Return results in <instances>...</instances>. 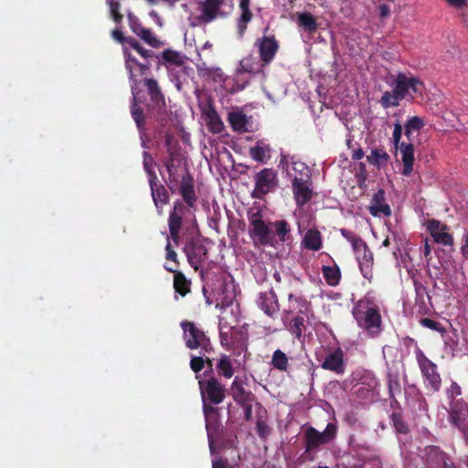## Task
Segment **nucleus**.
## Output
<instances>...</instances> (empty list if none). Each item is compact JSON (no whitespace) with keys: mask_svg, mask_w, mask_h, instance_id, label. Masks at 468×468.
Returning a JSON list of instances; mask_svg holds the SVG:
<instances>
[{"mask_svg":"<svg viewBox=\"0 0 468 468\" xmlns=\"http://www.w3.org/2000/svg\"><path fill=\"white\" fill-rule=\"evenodd\" d=\"M353 315L359 325L371 337L378 336L382 331V319L379 308L369 299L359 300L353 308Z\"/></svg>","mask_w":468,"mask_h":468,"instance_id":"1","label":"nucleus"},{"mask_svg":"<svg viewBox=\"0 0 468 468\" xmlns=\"http://www.w3.org/2000/svg\"><path fill=\"white\" fill-rule=\"evenodd\" d=\"M183 338L187 348L199 349L200 355H207L214 351L210 338L206 333L198 328L195 323L189 321L181 322Z\"/></svg>","mask_w":468,"mask_h":468,"instance_id":"2","label":"nucleus"},{"mask_svg":"<svg viewBox=\"0 0 468 468\" xmlns=\"http://www.w3.org/2000/svg\"><path fill=\"white\" fill-rule=\"evenodd\" d=\"M143 84L149 97L145 101V107L151 115L159 118L166 112L165 99L161 87L157 80L153 78H145L143 80Z\"/></svg>","mask_w":468,"mask_h":468,"instance_id":"3","label":"nucleus"},{"mask_svg":"<svg viewBox=\"0 0 468 468\" xmlns=\"http://www.w3.org/2000/svg\"><path fill=\"white\" fill-rule=\"evenodd\" d=\"M198 385L203 407L209 405L216 407L224 401L227 389L216 377L198 380Z\"/></svg>","mask_w":468,"mask_h":468,"instance_id":"4","label":"nucleus"},{"mask_svg":"<svg viewBox=\"0 0 468 468\" xmlns=\"http://www.w3.org/2000/svg\"><path fill=\"white\" fill-rule=\"evenodd\" d=\"M314 194L315 192L313 182L296 185V188H294V200L297 207L302 208L313 198ZM310 221L311 215L306 214L303 209H301L297 222L299 232H302L307 229Z\"/></svg>","mask_w":468,"mask_h":468,"instance_id":"5","label":"nucleus"},{"mask_svg":"<svg viewBox=\"0 0 468 468\" xmlns=\"http://www.w3.org/2000/svg\"><path fill=\"white\" fill-rule=\"evenodd\" d=\"M165 183L172 194H176L179 191L184 202L189 208H194L197 200V197L195 191V181L192 175L186 172L182 176L181 179L177 182H170L165 180Z\"/></svg>","mask_w":468,"mask_h":468,"instance_id":"6","label":"nucleus"},{"mask_svg":"<svg viewBox=\"0 0 468 468\" xmlns=\"http://www.w3.org/2000/svg\"><path fill=\"white\" fill-rule=\"evenodd\" d=\"M336 426L334 423H328L323 432L318 431L314 427H308L304 431L305 452L309 453L321 445L329 443L336 435Z\"/></svg>","mask_w":468,"mask_h":468,"instance_id":"7","label":"nucleus"},{"mask_svg":"<svg viewBox=\"0 0 468 468\" xmlns=\"http://www.w3.org/2000/svg\"><path fill=\"white\" fill-rule=\"evenodd\" d=\"M189 265L198 271L200 266L208 259V250L199 237L190 238L183 248Z\"/></svg>","mask_w":468,"mask_h":468,"instance_id":"8","label":"nucleus"},{"mask_svg":"<svg viewBox=\"0 0 468 468\" xmlns=\"http://www.w3.org/2000/svg\"><path fill=\"white\" fill-rule=\"evenodd\" d=\"M391 78H394V80L391 83V85H394V92L402 100L405 99L408 94L413 98L410 91L414 94L422 93L424 85L419 79L415 77H408L404 73H399L396 77L392 76Z\"/></svg>","mask_w":468,"mask_h":468,"instance_id":"9","label":"nucleus"},{"mask_svg":"<svg viewBox=\"0 0 468 468\" xmlns=\"http://www.w3.org/2000/svg\"><path fill=\"white\" fill-rule=\"evenodd\" d=\"M256 46L258 47L261 61L264 64H270L279 49V42L275 36L270 33L268 26L263 29V36L257 39Z\"/></svg>","mask_w":468,"mask_h":468,"instance_id":"10","label":"nucleus"},{"mask_svg":"<svg viewBox=\"0 0 468 468\" xmlns=\"http://www.w3.org/2000/svg\"><path fill=\"white\" fill-rule=\"evenodd\" d=\"M416 356L420 371L423 377L429 382L431 388L434 392L439 391L441 380L439 373L437 372V366L432 361H431L420 350L417 352Z\"/></svg>","mask_w":468,"mask_h":468,"instance_id":"11","label":"nucleus"},{"mask_svg":"<svg viewBox=\"0 0 468 468\" xmlns=\"http://www.w3.org/2000/svg\"><path fill=\"white\" fill-rule=\"evenodd\" d=\"M250 235L257 239L261 245L272 244L274 240V234L271 228V224L267 225L261 215L258 212L253 214L250 219Z\"/></svg>","mask_w":468,"mask_h":468,"instance_id":"12","label":"nucleus"},{"mask_svg":"<svg viewBox=\"0 0 468 468\" xmlns=\"http://www.w3.org/2000/svg\"><path fill=\"white\" fill-rule=\"evenodd\" d=\"M276 175L269 168L261 170L255 176V187L252 191V197L261 199L274 187Z\"/></svg>","mask_w":468,"mask_h":468,"instance_id":"13","label":"nucleus"},{"mask_svg":"<svg viewBox=\"0 0 468 468\" xmlns=\"http://www.w3.org/2000/svg\"><path fill=\"white\" fill-rule=\"evenodd\" d=\"M203 412L206 420V429L207 431L208 443L211 451L214 450L213 435L217 434L220 430V413L219 408L209 405L203 407Z\"/></svg>","mask_w":468,"mask_h":468,"instance_id":"14","label":"nucleus"},{"mask_svg":"<svg viewBox=\"0 0 468 468\" xmlns=\"http://www.w3.org/2000/svg\"><path fill=\"white\" fill-rule=\"evenodd\" d=\"M322 367L326 370L335 372V374H344L346 364L344 362V352L338 347L330 351L324 357Z\"/></svg>","mask_w":468,"mask_h":468,"instance_id":"15","label":"nucleus"},{"mask_svg":"<svg viewBox=\"0 0 468 468\" xmlns=\"http://www.w3.org/2000/svg\"><path fill=\"white\" fill-rule=\"evenodd\" d=\"M225 4V0H204L199 3L201 5V15L197 19L203 24H208L215 20L219 13L220 7Z\"/></svg>","mask_w":468,"mask_h":468,"instance_id":"16","label":"nucleus"},{"mask_svg":"<svg viewBox=\"0 0 468 468\" xmlns=\"http://www.w3.org/2000/svg\"><path fill=\"white\" fill-rule=\"evenodd\" d=\"M385 200V191L379 188L372 197L371 204L368 207L369 213L374 217H390L391 208Z\"/></svg>","mask_w":468,"mask_h":468,"instance_id":"17","label":"nucleus"},{"mask_svg":"<svg viewBox=\"0 0 468 468\" xmlns=\"http://www.w3.org/2000/svg\"><path fill=\"white\" fill-rule=\"evenodd\" d=\"M149 186L151 188L153 201L157 209V212L159 215H162L164 206H165L169 202L168 192L165 186L162 184H157V181H150Z\"/></svg>","mask_w":468,"mask_h":468,"instance_id":"18","label":"nucleus"},{"mask_svg":"<svg viewBox=\"0 0 468 468\" xmlns=\"http://www.w3.org/2000/svg\"><path fill=\"white\" fill-rule=\"evenodd\" d=\"M133 98L131 104V115L133 121L136 123V126L140 132L144 131L145 129V120L144 113L143 109L139 106V103L142 102L139 97V90H137V87L131 85Z\"/></svg>","mask_w":468,"mask_h":468,"instance_id":"19","label":"nucleus"},{"mask_svg":"<svg viewBox=\"0 0 468 468\" xmlns=\"http://www.w3.org/2000/svg\"><path fill=\"white\" fill-rule=\"evenodd\" d=\"M164 268L168 271L174 273V289L175 292L185 297L190 292L191 281L188 280L186 275L169 265H165Z\"/></svg>","mask_w":468,"mask_h":468,"instance_id":"20","label":"nucleus"},{"mask_svg":"<svg viewBox=\"0 0 468 468\" xmlns=\"http://www.w3.org/2000/svg\"><path fill=\"white\" fill-rule=\"evenodd\" d=\"M258 305L269 316H272L279 309L276 295L271 290L260 293Z\"/></svg>","mask_w":468,"mask_h":468,"instance_id":"21","label":"nucleus"},{"mask_svg":"<svg viewBox=\"0 0 468 468\" xmlns=\"http://www.w3.org/2000/svg\"><path fill=\"white\" fill-rule=\"evenodd\" d=\"M230 394L237 404H246L248 401H254L255 396L252 392L246 390L238 378H235L230 386Z\"/></svg>","mask_w":468,"mask_h":468,"instance_id":"22","label":"nucleus"},{"mask_svg":"<svg viewBox=\"0 0 468 468\" xmlns=\"http://www.w3.org/2000/svg\"><path fill=\"white\" fill-rule=\"evenodd\" d=\"M186 207L179 199L174 203L173 210L169 213L168 228L169 230H181L183 223V216L186 213Z\"/></svg>","mask_w":468,"mask_h":468,"instance_id":"23","label":"nucleus"},{"mask_svg":"<svg viewBox=\"0 0 468 468\" xmlns=\"http://www.w3.org/2000/svg\"><path fill=\"white\" fill-rule=\"evenodd\" d=\"M250 0H240L239 7L240 15L237 21L238 32L240 37H243L247 30L248 24L252 20L253 14L250 7Z\"/></svg>","mask_w":468,"mask_h":468,"instance_id":"24","label":"nucleus"},{"mask_svg":"<svg viewBox=\"0 0 468 468\" xmlns=\"http://www.w3.org/2000/svg\"><path fill=\"white\" fill-rule=\"evenodd\" d=\"M399 148L400 149L403 162L402 175L409 176L413 171V165L415 160L414 146L411 143H401Z\"/></svg>","mask_w":468,"mask_h":468,"instance_id":"25","label":"nucleus"},{"mask_svg":"<svg viewBox=\"0 0 468 468\" xmlns=\"http://www.w3.org/2000/svg\"><path fill=\"white\" fill-rule=\"evenodd\" d=\"M297 16V26L298 27L308 33L313 34L318 28V24L316 22V18L308 12L296 13L294 15Z\"/></svg>","mask_w":468,"mask_h":468,"instance_id":"26","label":"nucleus"},{"mask_svg":"<svg viewBox=\"0 0 468 468\" xmlns=\"http://www.w3.org/2000/svg\"><path fill=\"white\" fill-rule=\"evenodd\" d=\"M154 57L158 58L159 63L165 65L166 68L168 65L182 66L185 63L181 54L171 48H167Z\"/></svg>","mask_w":468,"mask_h":468,"instance_id":"27","label":"nucleus"},{"mask_svg":"<svg viewBox=\"0 0 468 468\" xmlns=\"http://www.w3.org/2000/svg\"><path fill=\"white\" fill-rule=\"evenodd\" d=\"M216 369L218 377H223L228 379L231 378L235 373L232 359L229 356L225 354H222L218 358Z\"/></svg>","mask_w":468,"mask_h":468,"instance_id":"28","label":"nucleus"},{"mask_svg":"<svg viewBox=\"0 0 468 468\" xmlns=\"http://www.w3.org/2000/svg\"><path fill=\"white\" fill-rule=\"evenodd\" d=\"M313 182L311 169L302 162H294V188L298 184Z\"/></svg>","mask_w":468,"mask_h":468,"instance_id":"29","label":"nucleus"},{"mask_svg":"<svg viewBox=\"0 0 468 468\" xmlns=\"http://www.w3.org/2000/svg\"><path fill=\"white\" fill-rule=\"evenodd\" d=\"M303 246L311 250H319L322 247L321 234L317 229H308L303 241Z\"/></svg>","mask_w":468,"mask_h":468,"instance_id":"30","label":"nucleus"},{"mask_svg":"<svg viewBox=\"0 0 468 468\" xmlns=\"http://www.w3.org/2000/svg\"><path fill=\"white\" fill-rule=\"evenodd\" d=\"M256 431L261 438H266L270 433V429L265 421V416L267 412L266 410L259 402H256Z\"/></svg>","mask_w":468,"mask_h":468,"instance_id":"31","label":"nucleus"},{"mask_svg":"<svg viewBox=\"0 0 468 468\" xmlns=\"http://www.w3.org/2000/svg\"><path fill=\"white\" fill-rule=\"evenodd\" d=\"M228 120L232 127V129L236 132H246L247 131V117L241 112H231L229 113Z\"/></svg>","mask_w":468,"mask_h":468,"instance_id":"32","label":"nucleus"},{"mask_svg":"<svg viewBox=\"0 0 468 468\" xmlns=\"http://www.w3.org/2000/svg\"><path fill=\"white\" fill-rule=\"evenodd\" d=\"M322 272L325 282L330 286H335L339 283L341 279V271L337 265L322 267Z\"/></svg>","mask_w":468,"mask_h":468,"instance_id":"33","label":"nucleus"},{"mask_svg":"<svg viewBox=\"0 0 468 468\" xmlns=\"http://www.w3.org/2000/svg\"><path fill=\"white\" fill-rule=\"evenodd\" d=\"M340 232L352 244L355 251H359L361 249L367 250V243L358 235L346 229H342Z\"/></svg>","mask_w":468,"mask_h":468,"instance_id":"34","label":"nucleus"},{"mask_svg":"<svg viewBox=\"0 0 468 468\" xmlns=\"http://www.w3.org/2000/svg\"><path fill=\"white\" fill-rule=\"evenodd\" d=\"M352 381H358L368 388H373L377 385V380L371 372L367 370H357L352 374Z\"/></svg>","mask_w":468,"mask_h":468,"instance_id":"35","label":"nucleus"},{"mask_svg":"<svg viewBox=\"0 0 468 468\" xmlns=\"http://www.w3.org/2000/svg\"><path fill=\"white\" fill-rule=\"evenodd\" d=\"M270 147L261 141H258L256 144L250 149V157L257 162H264Z\"/></svg>","mask_w":468,"mask_h":468,"instance_id":"36","label":"nucleus"},{"mask_svg":"<svg viewBox=\"0 0 468 468\" xmlns=\"http://www.w3.org/2000/svg\"><path fill=\"white\" fill-rule=\"evenodd\" d=\"M367 160L371 165L380 166L381 164H386L389 160V155L383 149H373L367 156Z\"/></svg>","mask_w":468,"mask_h":468,"instance_id":"37","label":"nucleus"},{"mask_svg":"<svg viewBox=\"0 0 468 468\" xmlns=\"http://www.w3.org/2000/svg\"><path fill=\"white\" fill-rule=\"evenodd\" d=\"M401 100L402 99L394 92V90H392V91H385L379 102L383 108L388 109L389 107L399 106V101Z\"/></svg>","mask_w":468,"mask_h":468,"instance_id":"38","label":"nucleus"},{"mask_svg":"<svg viewBox=\"0 0 468 468\" xmlns=\"http://www.w3.org/2000/svg\"><path fill=\"white\" fill-rule=\"evenodd\" d=\"M141 37L146 44L151 46L154 48H158L164 45V42L159 40L154 32L149 28H144V30H140V34L138 36Z\"/></svg>","mask_w":468,"mask_h":468,"instance_id":"39","label":"nucleus"},{"mask_svg":"<svg viewBox=\"0 0 468 468\" xmlns=\"http://www.w3.org/2000/svg\"><path fill=\"white\" fill-rule=\"evenodd\" d=\"M143 156H144V171L146 172L147 176H148V181H158V178H157V176L154 170V159L152 157V155L144 151L143 153Z\"/></svg>","mask_w":468,"mask_h":468,"instance_id":"40","label":"nucleus"},{"mask_svg":"<svg viewBox=\"0 0 468 468\" xmlns=\"http://www.w3.org/2000/svg\"><path fill=\"white\" fill-rule=\"evenodd\" d=\"M448 229L447 225H442L441 231L436 232L433 234L432 238L436 243L442 244L444 246H452L453 245V237L452 234L446 232Z\"/></svg>","mask_w":468,"mask_h":468,"instance_id":"41","label":"nucleus"},{"mask_svg":"<svg viewBox=\"0 0 468 468\" xmlns=\"http://www.w3.org/2000/svg\"><path fill=\"white\" fill-rule=\"evenodd\" d=\"M271 228L273 231L274 237L278 236L281 241L285 240V237L290 231V228L284 220L271 223Z\"/></svg>","mask_w":468,"mask_h":468,"instance_id":"42","label":"nucleus"},{"mask_svg":"<svg viewBox=\"0 0 468 468\" xmlns=\"http://www.w3.org/2000/svg\"><path fill=\"white\" fill-rule=\"evenodd\" d=\"M127 44L144 58H150L155 56L154 51L144 48L138 40L132 37Z\"/></svg>","mask_w":468,"mask_h":468,"instance_id":"43","label":"nucleus"},{"mask_svg":"<svg viewBox=\"0 0 468 468\" xmlns=\"http://www.w3.org/2000/svg\"><path fill=\"white\" fill-rule=\"evenodd\" d=\"M271 363L275 368L284 370L287 367L288 358L282 351L278 349L273 353Z\"/></svg>","mask_w":468,"mask_h":468,"instance_id":"44","label":"nucleus"},{"mask_svg":"<svg viewBox=\"0 0 468 468\" xmlns=\"http://www.w3.org/2000/svg\"><path fill=\"white\" fill-rule=\"evenodd\" d=\"M391 420L397 432L402 434L409 432L408 424L403 420L402 416L399 413L393 412L391 415Z\"/></svg>","mask_w":468,"mask_h":468,"instance_id":"45","label":"nucleus"},{"mask_svg":"<svg viewBox=\"0 0 468 468\" xmlns=\"http://www.w3.org/2000/svg\"><path fill=\"white\" fill-rule=\"evenodd\" d=\"M205 356H206V355H200V354H199V356H194V355L190 356L191 359H190L189 366H190V368L192 369V371H194L195 373H199L205 367V365H206Z\"/></svg>","mask_w":468,"mask_h":468,"instance_id":"46","label":"nucleus"},{"mask_svg":"<svg viewBox=\"0 0 468 468\" xmlns=\"http://www.w3.org/2000/svg\"><path fill=\"white\" fill-rule=\"evenodd\" d=\"M252 60H253V58L251 56L243 58L239 63L240 70H242L244 72H249V73H253V72L258 71V69H259L258 64L257 63L254 64Z\"/></svg>","mask_w":468,"mask_h":468,"instance_id":"47","label":"nucleus"},{"mask_svg":"<svg viewBox=\"0 0 468 468\" xmlns=\"http://www.w3.org/2000/svg\"><path fill=\"white\" fill-rule=\"evenodd\" d=\"M109 5L111 15L115 23L119 24L122 20V15L120 13V4L115 0H106Z\"/></svg>","mask_w":468,"mask_h":468,"instance_id":"48","label":"nucleus"},{"mask_svg":"<svg viewBox=\"0 0 468 468\" xmlns=\"http://www.w3.org/2000/svg\"><path fill=\"white\" fill-rule=\"evenodd\" d=\"M388 386L389 397L394 398V392H400V383L397 376L388 374Z\"/></svg>","mask_w":468,"mask_h":468,"instance_id":"49","label":"nucleus"},{"mask_svg":"<svg viewBox=\"0 0 468 468\" xmlns=\"http://www.w3.org/2000/svg\"><path fill=\"white\" fill-rule=\"evenodd\" d=\"M164 165L168 173L167 180H170V182H177L181 179L182 176L178 174V168L180 165L174 164H164Z\"/></svg>","mask_w":468,"mask_h":468,"instance_id":"50","label":"nucleus"},{"mask_svg":"<svg viewBox=\"0 0 468 468\" xmlns=\"http://www.w3.org/2000/svg\"><path fill=\"white\" fill-rule=\"evenodd\" d=\"M420 324L427 328H430L434 331H438L441 333H444L445 329L441 327V324L435 320H432L431 318H421L420 320Z\"/></svg>","mask_w":468,"mask_h":468,"instance_id":"51","label":"nucleus"},{"mask_svg":"<svg viewBox=\"0 0 468 468\" xmlns=\"http://www.w3.org/2000/svg\"><path fill=\"white\" fill-rule=\"evenodd\" d=\"M165 259L167 261H173L175 263V265H176L174 268H176V269L180 265V262H179L178 258H177V254L173 250V248L171 246V243H170V240H169V238H167V243H166V246H165Z\"/></svg>","mask_w":468,"mask_h":468,"instance_id":"52","label":"nucleus"},{"mask_svg":"<svg viewBox=\"0 0 468 468\" xmlns=\"http://www.w3.org/2000/svg\"><path fill=\"white\" fill-rule=\"evenodd\" d=\"M424 126V122L420 117L414 116L408 120L405 124V128L410 129L413 131H420Z\"/></svg>","mask_w":468,"mask_h":468,"instance_id":"53","label":"nucleus"},{"mask_svg":"<svg viewBox=\"0 0 468 468\" xmlns=\"http://www.w3.org/2000/svg\"><path fill=\"white\" fill-rule=\"evenodd\" d=\"M209 118H210L209 124H210L211 131L215 133H220L223 129V123L220 121L218 115L217 113H214Z\"/></svg>","mask_w":468,"mask_h":468,"instance_id":"54","label":"nucleus"},{"mask_svg":"<svg viewBox=\"0 0 468 468\" xmlns=\"http://www.w3.org/2000/svg\"><path fill=\"white\" fill-rule=\"evenodd\" d=\"M139 65V61L137 60V58H133V61H130V69H126L128 73H129V79H130V81L132 82L131 85H133L134 87H137V79H136V75L134 73V68L135 67H138Z\"/></svg>","mask_w":468,"mask_h":468,"instance_id":"55","label":"nucleus"},{"mask_svg":"<svg viewBox=\"0 0 468 468\" xmlns=\"http://www.w3.org/2000/svg\"><path fill=\"white\" fill-rule=\"evenodd\" d=\"M168 158L164 162V164H174L181 165V159L179 152L176 149L167 151Z\"/></svg>","mask_w":468,"mask_h":468,"instance_id":"56","label":"nucleus"},{"mask_svg":"<svg viewBox=\"0 0 468 468\" xmlns=\"http://www.w3.org/2000/svg\"><path fill=\"white\" fill-rule=\"evenodd\" d=\"M402 135V126L398 121L394 124V131H393V144L396 149H399V141Z\"/></svg>","mask_w":468,"mask_h":468,"instance_id":"57","label":"nucleus"},{"mask_svg":"<svg viewBox=\"0 0 468 468\" xmlns=\"http://www.w3.org/2000/svg\"><path fill=\"white\" fill-rule=\"evenodd\" d=\"M112 37L114 40L122 45L127 44L128 40L131 38V37H124L122 31L119 28L112 31Z\"/></svg>","mask_w":468,"mask_h":468,"instance_id":"58","label":"nucleus"},{"mask_svg":"<svg viewBox=\"0 0 468 468\" xmlns=\"http://www.w3.org/2000/svg\"><path fill=\"white\" fill-rule=\"evenodd\" d=\"M441 227H442V225L441 224V222L439 220H436V219L430 220L428 223V229H429L431 237L433 236V234H436V232L441 231Z\"/></svg>","mask_w":468,"mask_h":468,"instance_id":"59","label":"nucleus"},{"mask_svg":"<svg viewBox=\"0 0 468 468\" xmlns=\"http://www.w3.org/2000/svg\"><path fill=\"white\" fill-rule=\"evenodd\" d=\"M252 402L253 401H248L246 404L239 405L244 410V418L247 421L252 420Z\"/></svg>","mask_w":468,"mask_h":468,"instance_id":"60","label":"nucleus"},{"mask_svg":"<svg viewBox=\"0 0 468 468\" xmlns=\"http://www.w3.org/2000/svg\"><path fill=\"white\" fill-rule=\"evenodd\" d=\"M446 3L458 10H462L468 5L467 0H445Z\"/></svg>","mask_w":468,"mask_h":468,"instance_id":"61","label":"nucleus"},{"mask_svg":"<svg viewBox=\"0 0 468 468\" xmlns=\"http://www.w3.org/2000/svg\"><path fill=\"white\" fill-rule=\"evenodd\" d=\"M461 253L465 260H468V233L463 236Z\"/></svg>","mask_w":468,"mask_h":468,"instance_id":"62","label":"nucleus"},{"mask_svg":"<svg viewBox=\"0 0 468 468\" xmlns=\"http://www.w3.org/2000/svg\"><path fill=\"white\" fill-rule=\"evenodd\" d=\"M303 318L302 317H294V324H293V326H294V335H296V336L298 338H300L301 336V333H302V326H303Z\"/></svg>","mask_w":468,"mask_h":468,"instance_id":"63","label":"nucleus"},{"mask_svg":"<svg viewBox=\"0 0 468 468\" xmlns=\"http://www.w3.org/2000/svg\"><path fill=\"white\" fill-rule=\"evenodd\" d=\"M212 468H230V466L227 460L218 459L212 462Z\"/></svg>","mask_w":468,"mask_h":468,"instance_id":"64","label":"nucleus"}]
</instances>
